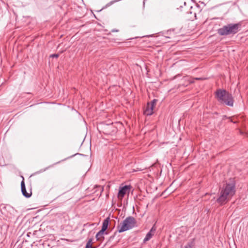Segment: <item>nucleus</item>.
Instances as JSON below:
<instances>
[{
	"instance_id": "obj_7",
	"label": "nucleus",
	"mask_w": 248,
	"mask_h": 248,
	"mask_svg": "<svg viewBox=\"0 0 248 248\" xmlns=\"http://www.w3.org/2000/svg\"><path fill=\"white\" fill-rule=\"evenodd\" d=\"M216 97L217 100L221 103L232 107L233 101L231 94L226 92L224 90H217L216 92Z\"/></svg>"
},
{
	"instance_id": "obj_17",
	"label": "nucleus",
	"mask_w": 248,
	"mask_h": 248,
	"mask_svg": "<svg viewBox=\"0 0 248 248\" xmlns=\"http://www.w3.org/2000/svg\"><path fill=\"white\" fill-rule=\"evenodd\" d=\"M184 248H192V247L190 244H188L184 247Z\"/></svg>"
},
{
	"instance_id": "obj_9",
	"label": "nucleus",
	"mask_w": 248,
	"mask_h": 248,
	"mask_svg": "<svg viewBox=\"0 0 248 248\" xmlns=\"http://www.w3.org/2000/svg\"><path fill=\"white\" fill-rule=\"evenodd\" d=\"M131 186H124L122 187H120L118 193V198L120 200H122L124 195L127 193H129L130 190Z\"/></svg>"
},
{
	"instance_id": "obj_11",
	"label": "nucleus",
	"mask_w": 248,
	"mask_h": 248,
	"mask_svg": "<svg viewBox=\"0 0 248 248\" xmlns=\"http://www.w3.org/2000/svg\"><path fill=\"white\" fill-rule=\"evenodd\" d=\"M156 230V228L155 226V225H154L152 228L150 229V231L146 234V236L143 239V243H146L152 238L155 233Z\"/></svg>"
},
{
	"instance_id": "obj_15",
	"label": "nucleus",
	"mask_w": 248,
	"mask_h": 248,
	"mask_svg": "<svg viewBox=\"0 0 248 248\" xmlns=\"http://www.w3.org/2000/svg\"><path fill=\"white\" fill-rule=\"evenodd\" d=\"M93 242V239L90 238L87 242L85 248H95L94 247H93L92 246V244Z\"/></svg>"
},
{
	"instance_id": "obj_16",
	"label": "nucleus",
	"mask_w": 248,
	"mask_h": 248,
	"mask_svg": "<svg viewBox=\"0 0 248 248\" xmlns=\"http://www.w3.org/2000/svg\"><path fill=\"white\" fill-rule=\"evenodd\" d=\"M59 54H54L51 55V57L52 58H58L59 57Z\"/></svg>"
},
{
	"instance_id": "obj_18",
	"label": "nucleus",
	"mask_w": 248,
	"mask_h": 248,
	"mask_svg": "<svg viewBox=\"0 0 248 248\" xmlns=\"http://www.w3.org/2000/svg\"><path fill=\"white\" fill-rule=\"evenodd\" d=\"M188 82L189 83H193L194 82V81L193 79H189L188 80Z\"/></svg>"
},
{
	"instance_id": "obj_12",
	"label": "nucleus",
	"mask_w": 248,
	"mask_h": 248,
	"mask_svg": "<svg viewBox=\"0 0 248 248\" xmlns=\"http://www.w3.org/2000/svg\"><path fill=\"white\" fill-rule=\"evenodd\" d=\"M21 189L22 194L26 198H30L31 196V191H30V192H27L26 191L25 184L24 183V178H23V180L21 182Z\"/></svg>"
},
{
	"instance_id": "obj_13",
	"label": "nucleus",
	"mask_w": 248,
	"mask_h": 248,
	"mask_svg": "<svg viewBox=\"0 0 248 248\" xmlns=\"http://www.w3.org/2000/svg\"><path fill=\"white\" fill-rule=\"evenodd\" d=\"M105 233V231L101 230H100L96 234L95 238L96 240L100 241L104 239V234Z\"/></svg>"
},
{
	"instance_id": "obj_5",
	"label": "nucleus",
	"mask_w": 248,
	"mask_h": 248,
	"mask_svg": "<svg viewBox=\"0 0 248 248\" xmlns=\"http://www.w3.org/2000/svg\"><path fill=\"white\" fill-rule=\"evenodd\" d=\"M216 97L217 100L221 103L232 107L233 101L231 94L226 92L224 90H217L216 92Z\"/></svg>"
},
{
	"instance_id": "obj_6",
	"label": "nucleus",
	"mask_w": 248,
	"mask_h": 248,
	"mask_svg": "<svg viewBox=\"0 0 248 248\" xmlns=\"http://www.w3.org/2000/svg\"><path fill=\"white\" fill-rule=\"evenodd\" d=\"M216 97L217 100L221 103L232 107L233 101L231 94L226 92L224 90H217L216 92Z\"/></svg>"
},
{
	"instance_id": "obj_1",
	"label": "nucleus",
	"mask_w": 248,
	"mask_h": 248,
	"mask_svg": "<svg viewBox=\"0 0 248 248\" xmlns=\"http://www.w3.org/2000/svg\"><path fill=\"white\" fill-rule=\"evenodd\" d=\"M235 192V184L232 182L226 183L220 189L219 196L216 201L219 205H224L231 199Z\"/></svg>"
},
{
	"instance_id": "obj_19",
	"label": "nucleus",
	"mask_w": 248,
	"mask_h": 248,
	"mask_svg": "<svg viewBox=\"0 0 248 248\" xmlns=\"http://www.w3.org/2000/svg\"><path fill=\"white\" fill-rule=\"evenodd\" d=\"M195 79H196V80H201V79H202L201 78H195Z\"/></svg>"
},
{
	"instance_id": "obj_4",
	"label": "nucleus",
	"mask_w": 248,
	"mask_h": 248,
	"mask_svg": "<svg viewBox=\"0 0 248 248\" xmlns=\"http://www.w3.org/2000/svg\"><path fill=\"white\" fill-rule=\"evenodd\" d=\"M239 28L238 24H229L218 29L217 32L221 36L233 35L238 31Z\"/></svg>"
},
{
	"instance_id": "obj_2",
	"label": "nucleus",
	"mask_w": 248,
	"mask_h": 248,
	"mask_svg": "<svg viewBox=\"0 0 248 248\" xmlns=\"http://www.w3.org/2000/svg\"><path fill=\"white\" fill-rule=\"evenodd\" d=\"M235 192V184L232 182L226 183L220 189L219 196L216 201L219 205H224L231 199Z\"/></svg>"
},
{
	"instance_id": "obj_8",
	"label": "nucleus",
	"mask_w": 248,
	"mask_h": 248,
	"mask_svg": "<svg viewBox=\"0 0 248 248\" xmlns=\"http://www.w3.org/2000/svg\"><path fill=\"white\" fill-rule=\"evenodd\" d=\"M137 226V221L133 217H127L120 225L117 227L119 232H122L130 230Z\"/></svg>"
},
{
	"instance_id": "obj_3",
	"label": "nucleus",
	"mask_w": 248,
	"mask_h": 248,
	"mask_svg": "<svg viewBox=\"0 0 248 248\" xmlns=\"http://www.w3.org/2000/svg\"><path fill=\"white\" fill-rule=\"evenodd\" d=\"M235 192V184L232 182L226 183L220 189L219 196L216 201L219 205H224L231 199Z\"/></svg>"
},
{
	"instance_id": "obj_14",
	"label": "nucleus",
	"mask_w": 248,
	"mask_h": 248,
	"mask_svg": "<svg viewBox=\"0 0 248 248\" xmlns=\"http://www.w3.org/2000/svg\"><path fill=\"white\" fill-rule=\"evenodd\" d=\"M109 219V217H108L103 221L102 228L101 230L105 232V231L107 229L108 227Z\"/></svg>"
},
{
	"instance_id": "obj_20",
	"label": "nucleus",
	"mask_w": 248,
	"mask_h": 248,
	"mask_svg": "<svg viewBox=\"0 0 248 248\" xmlns=\"http://www.w3.org/2000/svg\"><path fill=\"white\" fill-rule=\"evenodd\" d=\"M118 31V30H113L112 31V32Z\"/></svg>"
},
{
	"instance_id": "obj_10",
	"label": "nucleus",
	"mask_w": 248,
	"mask_h": 248,
	"mask_svg": "<svg viewBox=\"0 0 248 248\" xmlns=\"http://www.w3.org/2000/svg\"><path fill=\"white\" fill-rule=\"evenodd\" d=\"M156 99H154L150 103H147L146 109L144 112L145 115H151L153 113L154 108L156 104Z\"/></svg>"
}]
</instances>
